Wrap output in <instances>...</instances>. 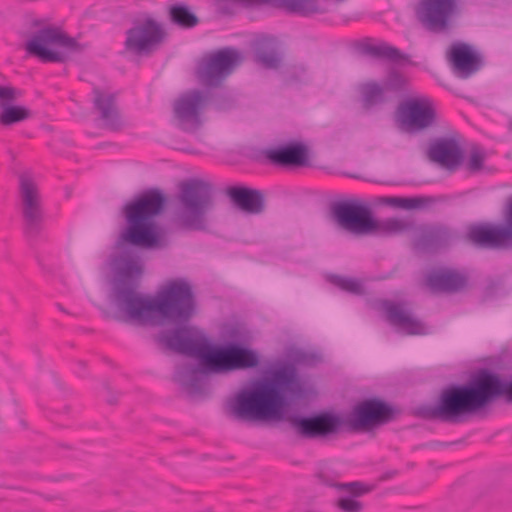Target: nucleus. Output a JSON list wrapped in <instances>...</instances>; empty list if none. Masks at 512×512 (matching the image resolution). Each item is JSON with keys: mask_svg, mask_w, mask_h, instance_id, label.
I'll return each instance as SVG.
<instances>
[{"mask_svg": "<svg viewBox=\"0 0 512 512\" xmlns=\"http://www.w3.org/2000/svg\"><path fill=\"white\" fill-rule=\"evenodd\" d=\"M306 395V381L297 366L284 362L273 368L267 377L255 381L250 388L230 399L226 412L242 421L286 420L295 433L305 439L327 437L342 431H368L391 422L396 414L385 401L369 398L357 403L347 418L328 411L285 417L287 399L300 400Z\"/></svg>", "mask_w": 512, "mask_h": 512, "instance_id": "nucleus-1", "label": "nucleus"}, {"mask_svg": "<svg viewBox=\"0 0 512 512\" xmlns=\"http://www.w3.org/2000/svg\"><path fill=\"white\" fill-rule=\"evenodd\" d=\"M159 341L170 350L198 358L214 373L252 369L260 363L258 354L243 344L212 345L191 326L168 330L160 335Z\"/></svg>", "mask_w": 512, "mask_h": 512, "instance_id": "nucleus-2", "label": "nucleus"}, {"mask_svg": "<svg viewBox=\"0 0 512 512\" xmlns=\"http://www.w3.org/2000/svg\"><path fill=\"white\" fill-rule=\"evenodd\" d=\"M125 299L131 312L130 320L141 325L171 323L177 328L184 327L195 315L197 307L193 288L183 278L166 281L154 296L137 297L127 293Z\"/></svg>", "mask_w": 512, "mask_h": 512, "instance_id": "nucleus-3", "label": "nucleus"}, {"mask_svg": "<svg viewBox=\"0 0 512 512\" xmlns=\"http://www.w3.org/2000/svg\"><path fill=\"white\" fill-rule=\"evenodd\" d=\"M482 370L464 384H451L443 388L434 404H422L415 410L424 420L460 424L488 406Z\"/></svg>", "mask_w": 512, "mask_h": 512, "instance_id": "nucleus-4", "label": "nucleus"}, {"mask_svg": "<svg viewBox=\"0 0 512 512\" xmlns=\"http://www.w3.org/2000/svg\"><path fill=\"white\" fill-rule=\"evenodd\" d=\"M165 203L166 196L156 188L145 190L128 203L124 209L128 227L122 239L134 246H155L158 234L153 219L162 212Z\"/></svg>", "mask_w": 512, "mask_h": 512, "instance_id": "nucleus-5", "label": "nucleus"}, {"mask_svg": "<svg viewBox=\"0 0 512 512\" xmlns=\"http://www.w3.org/2000/svg\"><path fill=\"white\" fill-rule=\"evenodd\" d=\"M176 223L185 230L202 231L207 228V212L213 206V187L210 183L192 178L179 184L176 197Z\"/></svg>", "mask_w": 512, "mask_h": 512, "instance_id": "nucleus-6", "label": "nucleus"}, {"mask_svg": "<svg viewBox=\"0 0 512 512\" xmlns=\"http://www.w3.org/2000/svg\"><path fill=\"white\" fill-rule=\"evenodd\" d=\"M125 35V50L138 56L151 55L169 37L164 22L151 12L139 13Z\"/></svg>", "mask_w": 512, "mask_h": 512, "instance_id": "nucleus-7", "label": "nucleus"}, {"mask_svg": "<svg viewBox=\"0 0 512 512\" xmlns=\"http://www.w3.org/2000/svg\"><path fill=\"white\" fill-rule=\"evenodd\" d=\"M19 198L23 233L29 240H36L44 228L45 212L38 185L28 173L19 175Z\"/></svg>", "mask_w": 512, "mask_h": 512, "instance_id": "nucleus-8", "label": "nucleus"}, {"mask_svg": "<svg viewBox=\"0 0 512 512\" xmlns=\"http://www.w3.org/2000/svg\"><path fill=\"white\" fill-rule=\"evenodd\" d=\"M111 266L117 277L114 286L117 305L130 319L131 312L125 299V294L131 293L137 297H144V294L137 291L138 281L143 273V268L139 259L129 252L113 256Z\"/></svg>", "mask_w": 512, "mask_h": 512, "instance_id": "nucleus-9", "label": "nucleus"}, {"mask_svg": "<svg viewBox=\"0 0 512 512\" xmlns=\"http://www.w3.org/2000/svg\"><path fill=\"white\" fill-rule=\"evenodd\" d=\"M330 212L340 227L356 234H367L380 226L370 208L357 200L335 201L330 205Z\"/></svg>", "mask_w": 512, "mask_h": 512, "instance_id": "nucleus-10", "label": "nucleus"}, {"mask_svg": "<svg viewBox=\"0 0 512 512\" xmlns=\"http://www.w3.org/2000/svg\"><path fill=\"white\" fill-rule=\"evenodd\" d=\"M57 45L70 50H78L79 44L72 37H69L56 27H45L34 33L32 38L26 43V51L42 62L63 63L66 56L63 53L53 51L47 46Z\"/></svg>", "mask_w": 512, "mask_h": 512, "instance_id": "nucleus-11", "label": "nucleus"}, {"mask_svg": "<svg viewBox=\"0 0 512 512\" xmlns=\"http://www.w3.org/2000/svg\"><path fill=\"white\" fill-rule=\"evenodd\" d=\"M209 102L207 93L192 89L182 93L173 103L177 126L184 132H195L202 125L201 115Z\"/></svg>", "mask_w": 512, "mask_h": 512, "instance_id": "nucleus-12", "label": "nucleus"}, {"mask_svg": "<svg viewBox=\"0 0 512 512\" xmlns=\"http://www.w3.org/2000/svg\"><path fill=\"white\" fill-rule=\"evenodd\" d=\"M239 53L233 48L217 50L198 64V80L209 87H216L228 76L239 61Z\"/></svg>", "mask_w": 512, "mask_h": 512, "instance_id": "nucleus-13", "label": "nucleus"}, {"mask_svg": "<svg viewBox=\"0 0 512 512\" xmlns=\"http://www.w3.org/2000/svg\"><path fill=\"white\" fill-rule=\"evenodd\" d=\"M455 6V0H421L416 6L415 13L426 29L439 32L448 27Z\"/></svg>", "mask_w": 512, "mask_h": 512, "instance_id": "nucleus-14", "label": "nucleus"}, {"mask_svg": "<svg viewBox=\"0 0 512 512\" xmlns=\"http://www.w3.org/2000/svg\"><path fill=\"white\" fill-rule=\"evenodd\" d=\"M508 230L503 225L490 223L471 224L466 231L465 239L473 246L482 249H511Z\"/></svg>", "mask_w": 512, "mask_h": 512, "instance_id": "nucleus-15", "label": "nucleus"}, {"mask_svg": "<svg viewBox=\"0 0 512 512\" xmlns=\"http://www.w3.org/2000/svg\"><path fill=\"white\" fill-rule=\"evenodd\" d=\"M469 278L455 269L439 268L429 271L424 277L425 287L433 294H455L465 290Z\"/></svg>", "mask_w": 512, "mask_h": 512, "instance_id": "nucleus-16", "label": "nucleus"}, {"mask_svg": "<svg viewBox=\"0 0 512 512\" xmlns=\"http://www.w3.org/2000/svg\"><path fill=\"white\" fill-rule=\"evenodd\" d=\"M447 57L454 75L461 79L471 77L483 66L481 55L467 43H453Z\"/></svg>", "mask_w": 512, "mask_h": 512, "instance_id": "nucleus-17", "label": "nucleus"}, {"mask_svg": "<svg viewBox=\"0 0 512 512\" xmlns=\"http://www.w3.org/2000/svg\"><path fill=\"white\" fill-rule=\"evenodd\" d=\"M401 121L410 128L423 130L436 121V111L429 99H410L398 108Z\"/></svg>", "mask_w": 512, "mask_h": 512, "instance_id": "nucleus-18", "label": "nucleus"}, {"mask_svg": "<svg viewBox=\"0 0 512 512\" xmlns=\"http://www.w3.org/2000/svg\"><path fill=\"white\" fill-rule=\"evenodd\" d=\"M317 477L322 484L335 487L342 493L337 501V506L345 512H357L363 509L362 502L358 500V497L372 490V486L360 481L338 483L325 473H319Z\"/></svg>", "mask_w": 512, "mask_h": 512, "instance_id": "nucleus-19", "label": "nucleus"}, {"mask_svg": "<svg viewBox=\"0 0 512 512\" xmlns=\"http://www.w3.org/2000/svg\"><path fill=\"white\" fill-rule=\"evenodd\" d=\"M93 104L99 113L105 129L119 132L126 126V122L116 102V94L107 93L99 87H94Z\"/></svg>", "mask_w": 512, "mask_h": 512, "instance_id": "nucleus-20", "label": "nucleus"}, {"mask_svg": "<svg viewBox=\"0 0 512 512\" xmlns=\"http://www.w3.org/2000/svg\"><path fill=\"white\" fill-rule=\"evenodd\" d=\"M263 154L271 164L281 167H303L309 164L308 149L299 142L266 149Z\"/></svg>", "mask_w": 512, "mask_h": 512, "instance_id": "nucleus-21", "label": "nucleus"}, {"mask_svg": "<svg viewBox=\"0 0 512 512\" xmlns=\"http://www.w3.org/2000/svg\"><path fill=\"white\" fill-rule=\"evenodd\" d=\"M427 154L432 162L450 170L456 169L463 162V151L452 137L435 139L429 145Z\"/></svg>", "mask_w": 512, "mask_h": 512, "instance_id": "nucleus-22", "label": "nucleus"}, {"mask_svg": "<svg viewBox=\"0 0 512 512\" xmlns=\"http://www.w3.org/2000/svg\"><path fill=\"white\" fill-rule=\"evenodd\" d=\"M380 307L386 320L394 327L401 328L407 335L426 334L425 325L403 308V304L391 300H381Z\"/></svg>", "mask_w": 512, "mask_h": 512, "instance_id": "nucleus-23", "label": "nucleus"}, {"mask_svg": "<svg viewBox=\"0 0 512 512\" xmlns=\"http://www.w3.org/2000/svg\"><path fill=\"white\" fill-rule=\"evenodd\" d=\"M225 193L236 208L247 214H260L265 210V195L261 190L230 186Z\"/></svg>", "mask_w": 512, "mask_h": 512, "instance_id": "nucleus-24", "label": "nucleus"}, {"mask_svg": "<svg viewBox=\"0 0 512 512\" xmlns=\"http://www.w3.org/2000/svg\"><path fill=\"white\" fill-rule=\"evenodd\" d=\"M254 60L261 67L277 70L283 62L280 42L273 36H261L253 42Z\"/></svg>", "mask_w": 512, "mask_h": 512, "instance_id": "nucleus-25", "label": "nucleus"}, {"mask_svg": "<svg viewBox=\"0 0 512 512\" xmlns=\"http://www.w3.org/2000/svg\"><path fill=\"white\" fill-rule=\"evenodd\" d=\"M481 370L486 394L488 396V403L490 404L493 400L502 395H504L508 401L512 402V380L510 382H503L497 374L488 369Z\"/></svg>", "mask_w": 512, "mask_h": 512, "instance_id": "nucleus-26", "label": "nucleus"}, {"mask_svg": "<svg viewBox=\"0 0 512 512\" xmlns=\"http://www.w3.org/2000/svg\"><path fill=\"white\" fill-rule=\"evenodd\" d=\"M358 90L365 109H371L387 101L385 87L376 81L364 82L359 85Z\"/></svg>", "mask_w": 512, "mask_h": 512, "instance_id": "nucleus-27", "label": "nucleus"}, {"mask_svg": "<svg viewBox=\"0 0 512 512\" xmlns=\"http://www.w3.org/2000/svg\"><path fill=\"white\" fill-rule=\"evenodd\" d=\"M208 373L214 372L207 369L201 361L199 366L189 365L184 367L183 374L186 380L183 382V385L186 390L190 394L203 393L205 388V376Z\"/></svg>", "mask_w": 512, "mask_h": 512, "instance_id": "nucleus-28", "label": "nucleus"}, {"mask_svg": "<svg viewBox=\"0 0 512 512\" xmlns=\"http://www.w3.org/2000/svg\"><path fill=\"white\" fill-rule=\"evenodd\" d=\"M169 21L183 29H190L198 25L199 18L185 3H175L168 7Z\"/></svg>", "mask_w": 512, "mask_h": 512, "instance_id": "nucleus-29", "label": "nucleus"}, {"mask_svg": "<svg viewBox=\"0 0 512 512\" xmlns=\"http://www.w3.org/2000/svg\"><path fill=\"white\" fill-rule=\"evenodd\" d=\"M361 51L373 58L387 59L393 62H398L405 58L398 48L393 47L384 41H381L378 44H372L368 41L364 42L361 45Z\"/></svg>", "mask_w": 512, "mask_h": 512, "instance_id": "nucleus-30", "label": "nucleus"}, {"mask_svg": "<svg viewBox=\"0 0 512 512\" xmlns=\"http://www.w3.org/2000/svg\"><path fill=\"white\" fill-rule=\"evenodd\" d=\"M32 117V112L24 106L9 105L0 112V125L11 126Z\"/></svg>", "mask_w": 512, "mask_h": 512, "instance_id": "nucleus-31", "label": "nucleus"}, {"mask_svg": "<svg viewBox=\"0 0 512 512\" xmlns=\"http://www.w3.org/2000/svg\"><path fill=\"white\" fill-rule=\"evenodd\" d=\"M433 200L430 197H401V196H391L385 197L383 202L399 209H415L420 208L428 203H431Z\"/></svg>", "mask_w": 512, "mask_h": 512, "instance_id": "nucleus-32", "label": "nucleus"}, {"mask_svg": "<svg viewBox=\"0 0 512 512\" xmlns=\"http://www.w3.org/2000/svg\"><path fill=\"white\" fill-rule=\"evenodd\" d=\"M329 282L341 290L351 294L361 295L363 293V287L361 283L353 278L340 275H331L329 276Z\"/></svg>", "mask_w": 512, "mask_h": 512, "instance_id": "nucleus-33", "label": "nucleus"}, {"mask_svg": "<svg viewBox=\"0 0 512 512\" xmlns=\"http://www.w3.org/2000/svg\"><path fill=\"white\" fill-rule=\"evenodd\" d=\"M486 159L485 151L479 146H473L469 152V158L466 162V168L471 173H477L484 167Z\"/></svg>", "mask_w": 512, "mask_h": 512, "instance_id": "nucleus-34", "label": "nucleus"}, {"mask_svg": "<svg viewBox=\"0 0 512 512\" xmlns=\"http://www.w3.org/2000/svg\"><path fill=\"white\" fill-rule=\"evenodd\" d=\"M22 96V91L12 86H0V109L13 104Z\"/></svg>", "mask_w": 512, "mask_h": 512, "instance_id": "nucleus-35", "label": "nucleus"}, {"mask_svg": "<svg viewBox=\"0 0 512 512\" xmlns=\"http://www.w3.org/2000/svg\"><path fill=\"white\" fill-rule=\"evenodd\" d=\"M385 91H401L405 85V78L398 72H391L382 84Z\"/></svg>", "mask_w": 512, "mask_h": 512, "instance_id": "nucleus-36", "label": "nucleus"}, {"mask_svg": "<svg viewBox=\"0 0 512 512\" xmlns=\"http://www.w3.org/2000/svg\"><path fill=\"white\" fill-rule=\"evenodd\" d=\"M308 75V69L303 64H295L286 70V78L289 82H304Z\"/></svg>", "mask_w": 512, "mask_h": 512, "instance_id": "nucleus-37", "label": "nucleus"}, {"mask_svg": "<svg viewBox=\"0 0 512 512\" xmlns=\"http://www.w3.org/2000/svg\"><path fill=\"white\" fill-rule=\"evenodd\" d=\"M504 222L505 225L503 226V229L508 230V238L512 243V195L507 199V206L504 213Z\"/></svg>", "mask_w": 512, "mask_h": 512, "instance_id": "nucleus-38", "label": "nucleus"}, {"mask_svg": "<svg viewBox=\"0 0 512 512\" xmlns=\"http://www.w3.org/2000/svg\"><path fill=\"white\" fill-rule=\"evenodd\" d=\"M423 242L435 247L440 246L442 243V233L440 231H432L423 236Z\"/></svg>", "mask_w": 512, "mask_h": 512, "instance_id": "nucleus-39", "label": "nucleus"}, {"mask_svg": "<svg viewBox=\"0 0 512 512\" xmlns=\"http://www.w3.org/2000/svg\"><path fill=\"white\" fill-rule=\"evenodd\" d=\"M383 225L388 232H396L403 228V223L397 219H388Z\"/></svg>", "mask_w": 512, "mask_h": 512, "instance_id": "nucleus-40", "label": "nucleus"}, {"mask_svg": "<svg viewBox=\"0 0 512 512\" xmlns=\"http://www.w3.org/2000/svg\"><path fill=\"white\" fill-rule=\"evenodd\" d=\"M397 475V471L396 470H393V471H389V472H386L383 476H381V480H387V479H390L394 476Z\"/></svg>", "mask_w": 512, "mask_h": 512, "instance_id": "nucleus-41", "label": "nucleus"}, {"mask_svg": "<svg viewBox=\"0 0 512 512\" xmlns=\"http://www.w3.org/2000/svg\"><path fill=\"white\" fill-rule=\"evenodd\" d=\"M58 307L61 311L65 312L64 308L60 304L58 305Z\"/></svg>", "mask_w": 512, "mask_h": 512, "instance_id": "nucleus-42", "label": "nucleus"}]
</instances>
